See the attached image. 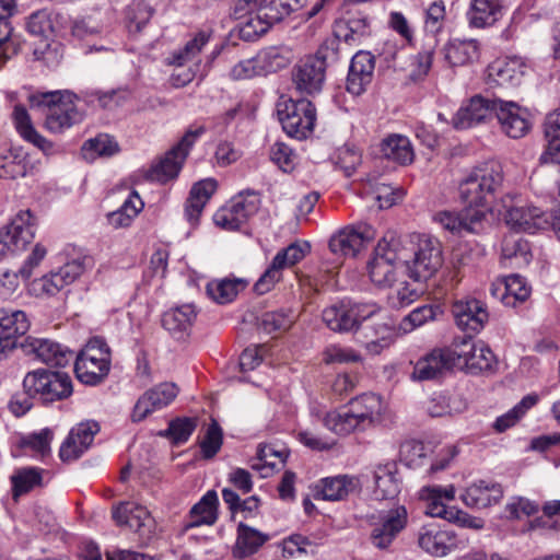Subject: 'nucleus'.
<instances>
[{
  "instance_id": "f257e3e1",
  "label": "nucleus",
  "mask_w": 560,
  "mask_h": 560,
  "mask_svg": "<svg viewBox=\"0 0 560 560\" xmlns=\"http://www.w3.org/2000/svg\"><path fill=\"white\" fill-rule=\"evenodd\" d=\"M400 264L406 267L409 278L417 282L431 279L443 266V250L440 241L427 234L399 236Z\"/></svg>"
},
{
  "instance_id": "f03ea898",
  "label": "nucleus",
  "mask_w": 560,
  "mask_h": 560,
  "mask_svg": "<svg viewBox=\"0 0 560 560\" xmlns=\"http://www.w3.org/2000/svg\"><path fill=\"white\" fill-rule=\"evenodd\" d=\"M387 406L381 396L368 393L350 400L347 409L330 411L324 418L327 429L347 435L357 429H366L384 420Z\"/></svg>"
},
{
  "instance_id": "7ed1b4c3",
  "label": "nucleus",
  "mask_w": 560,
  "mask_h": 560,
  "mask_svg": "<svg viewBox=\"0 0 560 560\" xmlns=\"http://www.w3.org/2000/svg\"><path fill=\"white\" fill-rule=\"evenodd\" d=\"M503 183V168L490 161L476 166L459 184V197L467 209L482 210L485 214L494 194Z\"/></svg>"
},
{
  "instance_id": "20e7f679",
  "label": "nucleus",
  "mask_w": 560,
  "mask_h": 560,
  "mask_svg": "<svg viewBox=\"0 0 560 560\" xmlns=\"http://www.w3.org/2000/svg\"><path fill=\"white\" fill-rule=\"evenodd\" d=\"M399 236L387 232L377 243L366 270L370 281L380 289H389L397 281L396 264L400 262Z\"/></svg>"
},
{
  "instance_id": "39448f33",
  "label": "nucleus",
  "mask_w": 560,
  "mask_h": 560,
  "mask_svg": "<svg viewBox=\"0 0 560 560\" xmlns=\"http://www.w3.org/2000/svg\"><path fill=\"white\" fill-rule=\"evenodd\" d=\"M110 370V349L103 338L89 340L78 354L74 371L79 381L86 385L101 383Z\"/></svg>"
},
{
  "instance_id": "423d86ee",
  "label": "nucleus",
  "mask_w": 560,
  "mask_h": 560,
  "mask_svg": "<svg viewBox=\"0 0 560 560\" xmlns=\"http://www.w3.org/2000/svg\"><path fill=\"white\" fill-rule=\"evenodd\" d=\"M23 387L30 396L44 402L66 399L72 394V382L67 373L45 369L28 372L24 376Z\"/></svg>"
},
{
  "instance_id": "0eeeda50",
  "label": "nucleus",
  "mask_w": 560,
  "mask_h": 560,
  "mask_svg": "<svg viewBox=\"0 0 560 560\" xmlns=\"http://www.w3.org/2000/svg\"><path fill=\"white\" fill-rule=\"evenodd\" d=\"M277 114L283 130L290 137L306 139L314 130L316 109L306 98L281 100L277 104Z\"/></svg>"
},
{
  "instance_id": "6e6552de",
  "label": "nucleus",
  "mask_w": 560,
  "mask_h": 560,
  "mask_svg": "<svg viewBox=\"0 0 560 560\" xmlns=\"http://www.w3.org/2000/svg\"><path fill=\"white\" fill-rule=\"evenodd\" d=\"M77 96L70 91H56L43 95L42 104L47 107L45 126L55 133L79 124L83 116L77 108Z\"/></svg>"
},
{
  "instance_id": "1a4fd4ad",
  "label": "nucleus",
  "mask_w": 560,
  "mask_h": 560,
  "mask_svg": "<svg viewBox=\"0 0 560 560\" xmlns=\"http://www.w3.org/2000/svg\"><path fill=\"white\" fill-rule=\"evenodd\" d=\"M451 347L455 366L471 373L489 371L495 362L492 351L483 342H476L470 337L455 340Z\"/></svg>"
},
{
  "instance_id": "9d476101",
  "label": "nucleus",
  "mask_w": 560,
  "mask_h": 560,
  "mask_svg": "<svg viewBox=\"0 0 560 560\" xmlns=\"http://www.w3.org/2000/svg\"><path fill=\"white\" fill-rule=\"evenodd\" d=\"M258 208L259 198L256 194H240L214 213L213 221L224 230L235 231L245 224Z\"/></svg>"
},
{
  "instance_id": "9b49d317",
  "label": "nucleus",
  "mask_w": 560,
  "mask_h": 560,
  "mask_svg": "<svg viewBox=\"0 0 560 560\" xmlns=\"http://www.w3.org/2000/svg\"><path fill=\"white\" fill-rule=\"evenodd\" d=\"M201 131H188L148 173L151 180L167 183L179 174V171Z\"/></svg>"
},
{
  "instance_id": "f8f14e48",
  "label": "nucleus",
  "mask_w": 560,
  "mask_h": 560,
  "mask_svg": "<svg viewBox=\"0 0 560 560\" xmlns=\"http://www.w3.org/2000/svg\"><path fill=\"white\" fill-rule=\"evenodd\" d=\"M84 271V265L79 259H73L57 271H51L28 284V291L36 298L55 296L62 289L74 282Z\"/></svg>"
},
{
  "instance_id": "ddd939ff",
  "label": "nucleus",
  "mask_w": 560,
  "mask_h": 560,
  "mask_svg": "<svg viewBox=\"0 0 560 560\" xmlns=\"http://www.w3.org/2000/svg\"><path fill=\"white\" fill-rule=\"evenodd\" d=\"M375 235V230L366 223L347 226L330 237L329 248L335 255L355 257Z\"/></svg>"
},
{
  "instance_id": "4468645a",
  "label": "nucleus",
  "mask_w": 560,
  "mask_h": 560,
  "mask_svg": "<svg viewBox=\"0 0 560 560\" xmlns=\"http://www.w3.org/2000/svg\"><path fill=\"white\" fill-rule=\"evenodd\" d=\"M325 58L308 56L300 60L292 70V80L302 93L314 94L322 90L325 81Z\"/></svg>"
},
{
  "instance_id": "2eb2a0df",
  "label": "nucleus",
  "mask_w": 560,
  "mask_h": 560,
  "mask_svg": "<svg viewBox=\"0 0 560 560\" xmlns=\"http://www.w3.org/2000/svg\"><path fill=\"white\" fill-rule=\"evenodd\" d=\"M408 513L404 505H398L380 515L371 532V542L378 549H387L397 535L406 527Z\"/></svg>"
},
{
  "instance_id": "dca6fc26",
  "label": "nucleus",
  "mask_w": 560,
  "mask_h": 560,
  "mask_svg": "<svg viewBox=\"0 0 560 560\" xmlns=\"http://www.w3.org/2000/svg\"><path fill=\"white\" fill-rule=\"evenodd\" d=\"M494 116L501 131L510 138L520 139L526 136L530 129L527 109L515 102L500 98L497 107H494Z\"/></svg>"
},
{
  "instance_id": "f3484780",
  "label": "nucleus",
  "mask_w": 560,
  "mask_h": 560,
  "mask_svg": "<svg viewBox=\"0 0 560 560\" xmlns=\"http://www.w3.org/2000/svg\"><path fill=\"white\" fill-rule=\"evenodd\" d=\"M30 322L23 311L0 310V360L16 347L18 339L26 334Z\"/></svg>"
},
{
  "instance_id": "a211bd4d",
  "label": "nucleus",
  "mask_w": 560,
  "mask_h": 560,
  "mask_svg": "<svg viewBox=\"0 0 560 560\" xmlns=\"http://www.w3.org/2000/svg\"><path fill=\"white\" fill-rule=\"evenodd\" d=\"M178 388L174 383H161L144 392L137 400L131 419L142 421L149 415L168 406L177 396Z\"/></svg>"
},
{
  "instance_id": "6ab92c4d",
  "label": "nucleus",
  "mask_w": 560,
  "mask_h": 560,
  "mask_svg": "<svg viewBox=\"0 0 560 560\" xmlns=\"http://www.w3.org/2000/svg\"><path fill=\"white\" fill-rule=\"evenodd\" d=\"M452 313L457 326L467 332H479L489 320L485 303L474 298L456 301Z\"/></svg>"
},
{
  "instance_id": "aec40b11",
  "label": "nucleus",
  "mask_w": 560,
  "mask_h": 560,
  "mask_svg": "<svg viewBox=\"0 0 560 560\" xmlns=\"http://www.w3.org/2000/svg\"><path fill=\"white\" fill-rule=\"evenodd\" d=\"M418 545L431 556L445 557L457 547V537L453 530L427 524L419 529Z\"/></svg>"
},
{
  "instance_id": "412c9836",
  "label": "nucleus",
  "mask_w": 560,
  "mask_h": 560,
  "mask_svg": "<svg viewBox=\"0 0 560 560\" xmlns=\"http://www.w3.org/2000/svg\"><path fill=\"white\" fill-rule=\"evenodd\" d=\"M22 347L25 353L33 354L43 363L52 366H66L73 358L67 347L51 339L28 337Z\"/></svg>"
},
{
  "instance_id": "4be33fe9",
  "label": "nucleus",
  "mask_w": 560,
  "mask_h": 560,
  "mask_svg": "<svg viewBox=\"0 0 560 560\" xmlns=\"http://www.w3.org/2000/svg\"><path fill=\"white\" fill-rule=\"evenodd\" d=\"M525 68L524 61L518 57L494 60L487 68V84L490 88L515 86L521 83Z\"/></svg>"
},
{
  "instance_id": "5701e85b",
  "label": "nucleus",
  "mask_w": 560,
  "mask_h": 560,
  "mask_svg": "<svg viewBox=\"0 0 560 560\" xmlns=\"http://www.w3.org/2000/svg\"><path fill=\"white\" fill-rule=\"evenodd\" d=\"M500 98H486L476 95L470 98L467 105L460 107L456 113L453 124L457 129H467L480 122L487 121L494 115V107Z\"/></svg>"
},
{
  "instance_id": "b1692460",
  "label": "nucleus",
  "mask_w": 560,
  "mask_h": 560,
  "mask_svg": "<svg viewBox=\"0 0 560 560\" xmlns=\"http://www.w3.org/2000/svg\"><path fill=\"white\" fill-rule=\"evenodd\" d=\"M420 499L425 503L424 513L431 517H440L448 521L452 517L454 506H447L446 502L455 499L456 489L453 485L427 486L420 490Z\"/></svg>"
},
{
  "instance_id": "393cba45",
  "label": "nucleus",
  "mask_w": 560,
  "mask_h": 560,
  "mask_svg": "<svg viewBox=\"0 0 560 560\" xmlns=\"http://www.w3.org/2000/svg\"><path fill=\"white\" fill-rule=\"evenodd\" d=\"M375 68L374 56L369 51H359L352 59L347 77V90L353 95L362 94L372 82Z\"/></svg>"
},
{
  "instance_id": "a878e982",
  "label": "nucleus",
  "mask_w": 560,
  "mask_h": 560,
  "mask_svg": "<svg viewBox=\"0 0 560 560\" xmlns=\"http://www.w3.org/2000/svg\"><path fill=\"white\" fill-rule=\"evenodd\" d=\"M455 368L452 347L435 349L415 364L411 377L417 381L433 380L444 370Z\"/></svg>"
},
{
  "instance_id": "bb28decb",
  "label": "nucleus",
  "mask_w": 560,
  "mask_h": 560,
  "mask_svg": "<svg viewBox=\"0 0 560 560\" xmlns=\"http://www.w3.org/2000/svg\"><path fill=\"white\" fill-rule=\"evenodd\" d=\"M36 219L30 210L20 211L5 228L2 235L19 252L26 248L33 241L36 231Z\"/></svg>"
},
{
  "instance_id": "cd10ccee",
  "label": "nucleus",
  "mask_w": 560,
  "mask_h": 560,
  "mask_svg": "<svg viewBox=\"0 0 560 560\" xmlns=\"http://www.w3.org/2000/svg\"><path fill=\"white\" fill-rule=\"evenodd\" d=\"M435 221L439 222L445 230L452 233H476L481 228L485 220V211L465 209L460 213L442 211L435 214Z\"/></svg>"
},
{
  "instance_id": "c85d7f7f",
  "label": "nucleus",
  "mask_w": 560,
  "mask_h": 560,
  "mask_svg": "<svg viewBox=\"0 0 560 560\" xmlns=\"http://www.w3.org/2000/svg\"><path fill=\"white\" fill-rule=\"evenodd\" d=\"M359 489V479L353 476L339 475L320 479L314 486L315 499L339 501Z\"/></svg>"
},
{
  "instance_id": "c756f323",
  "label": "nucleus",
  "mask_w": 560,
  "mask_h": 560,
  "mask_svg": "<svg viewBox=\"0 0 560 560\" xmlns=\"http://www.w3.org/2000/svg\"><path fill=\"white\" fill-rule=\"evenodd\" d=\"M503 498L499 483L479 480L466 488L460 495L463 503L470 509H486L497 504Z\"/></svg>"
},
{
  "instance_id": "7c9ffc66",
  "label": "nucleus",
  "mask_w": 560,
  "mask_h": 560,
  "mask_svg": "<svg viewBox=\"0 0 560 560\" xmlns=\"http://www.w3.org/2000/svg\"><path fill=\"white\" fill-rule=\"evenodd\" d=\"M113 518L118 526H128L129 528L145 534L150 532L153 520L150 512L141 505L132 502H122L113 509Z\"/></svg>"
},
{
  "instance_id": "2f4dec72",
  "label": "nucleus",
  "mask_w": 560,
  "mask_h": 560,
  "mask_svg": "<svg viewBox=\"0 0 560 560\" xmlns=\"http://www.w3.org/2000/svg\"><path fill=\"white\" fill-rule=\"evenodd\" d=\"M196 317V307L192 304H183L172 307L163 314L162 326L174 338L183 339L189 334Z\"/></svg>"
},
{
  "instance_id": "473e14b6",
  "label": "nucleus",
  "mask_w": 560,
  "mask_h": 560,
  "mask_svg": "<svg viewBox=\"0 0 560 560\" xmlns=\"http://www.w3.org/2000/svg\"><path fill=\"white\" fill-rule=\"evenodd\" d=\"M502 0H470L466 13L469 26L486 28L494 25L502 16Z\"/></svg>"
},
{
  "instance_id": "72a5a7b5",
  "label": "nucleus",
  "mask_w": 560,
  "mask_h": 560,
  "mask_svg": "<svg viewBox=\"0 0 560 560\" xmlns=\"http://www.w3.org/2000/svg\"><path fill=\"white\" fill-rule=\"evenodd\" d=\"M374 495L378 500L394 499L400 491L398 467L395 462L380 464L374 469Z\"/></svg>"
},
{
  "instance_id": "f704fd0d",
  "label": "nucleus",
  "mask_w": 560,
  "mask_h": 560,
  "mask_svg": "<svg viewBox=\"0 0 560 560\" xmlns=\"http://www.w3.org/2000/svg\"><path fill=\"white\" fill-rule=\"evenodd\" d=\"M532 259L530 248L523 237L509 234L503 238L501 262L505 267L521 268L527 266Z\"/></svg>"
},
{
  "instance_id": "c9c22d12",
  "label": "nucleus",
  "mask_w": 560,
  "mask_h": 560,
  "mask_svg": "<svg viewBox=\"0 0 560 560\" xmlns=\"http://www.w3.org/2000/svg\"><path fill=\"white\" fill-rule=\"evenodd\" d=\"M235 13L240 16L247 15L246 20L241 23L238 34L240 37L246 42H253L266 34L268 30L275 24L269 19L264 16V12L260 9L246 8L237 10L235 5Z\"/></svg>"
},
{
  "instance_id": "e433bc0d",
  "label": "nucleus",
  "mask_w": 560,
  "mask_h": 560,
  "mask_svg": "<svg viewBox=\"0 0 560 560\" xmlns=\"http://www.w3.org/2000/svg\"><path fill=\"white\" fill-rule=\"evenodd\" d=\"M322 318L325 325L334 331L345 332L354 329V317L349 300L327 306L322 313Z\"/></svg>"
},
{
  "instance_id": "4c0bfd02",
  "label": "nucleus",
  "mask_w": 560,
  "mask_h": 560,
  "mask_svg": "<svg viewBox=\"0 0 560 560\" xmlns=\"http://www.w3.org/2000/svg\"><path fill=\"white\" fill-rule=\"evenodd\" d=\"M269 540V536L244 523L237 526L236 544L233 549L235 558L243 559L256 553Z\"/></svg>"
},
{
  "instance_id": "58836bf2",
  "label": "nucleus",
  "mask_w": 560,
  "mask_h": 560,
  "mask_svg": "<svg viewBox=\"0 0 560 560\" xmlns=\"http://www.w3.org/2000/svg\"><path fill=\"white\" fill-rule=\"evenodd\" d=\"M444 60L450 67H462L474 62L479 57L476 40H451L443 47Z\"/></svg>"
},
{
  "instance_id": "ea45409f",
  "label": "nucleus",
  "mask_w": 560,
  "mask_h": 560,
  "mask_svg": "<svg viewBox=\"0 0 560 560\" xmlns=\"http://www.w3.org/2000/svg\"><path fill=\"white\" fill-rule=\"evenodd\" d=\"M12 116L15 128L24 140L31 142L43 152H49L52 149L51 142L36 131L24 106L15 105Z\"/></svg>"
},
{
  "instance_id": "a19ab883",
  "label": "nucleus",
  "mask_w": 560,
  "mask_h": 560,
  "mask_svg": "<svg viewBox=\"0 0 560 560\" xmlns=\"http://www.w3.org/2000/svg\"><path fill=\"white\" fill-rule=\"evenodd\" d=\"M217 189V182L213 178H206L196 183L186 205V215L190 222L198 220L203 207Z\"/></svg>"
},
{
  "instance_id": "79ce46f5",
  "label": "nucleus",
  "mask_w": 560,
  "mask_h": 560,
  "mask_svg": "<svg viewBox=\"0 0 560 560\" xmlns=\"http://www.w3.org/2000/svg\"><path fill=\"white\" fill-rule=\"evenodd\" d=\"M218 495L213 490L208 491L190 510V521L186 528L201 525H213L218 518Z\"/></svg>"
},
{
  "instance_id": "37998d69",
  "label": "nucleus",
  "mask_w": 560,
  "mask_h": 560,
  "mask_svg": "<svg viewBox=\"0 0 560 560\" xmlns=\"http://www.w3.org/2000/svg\"><path fill=\"white\" fill-rule=\"evenodd\" d=\"M381 151L387 160L406 165L413 160L410 140L402 135L392 133L383 139Z\"/></svg>"
},
{
  "instance_id": "c03bdc74",
  "label": "nucleus",
  "mask_w": 560,
  "mask_h": 560,
  "mask_svg": "<svg viewBox=\"0 0 560 560\" xmlns=\"http://www.w3.org/2000/svg\"><path fill=\"white\" fill-rule=\"evenodd\" d=\"M257 57L262 74L282 70L294 59L292 49L287 46L267 47L258 52Z\"/></svg>"
},
{
  "instance_id": "a18cd8bd",
  "label": "nucleus",
  "mask_w": 560,
  "mask_h": 560,
  "mask_svg": "<svg viewBox=\"0 0 560 560\" xmlns=\"http://www.w3.org/2000/svg\"><path fill=\"white\" fill-rule=\"evenodd\" d=\"M246 282L238 278H223L210 281L206 287L208 296L218 304L232 302L244 290Z\"/></svg>"
},
{
  "instance_id": "49530a36",
  "label": "nucleus",
  "mask_w": 560,
  "mask_h": 560,
  "mask_svg": "<svg viewBox=\"0 0 560 560\" xmlns=\"http://www.w3.org/2000/svg\"><path fill=\"white\" fill-rule=\"evenodd\" d=\"M209 38L210 35L205 31L198 32L184 47L174 50L167 57V63L182 68L189 62H196L202 48L208 44Z\"/></svg>"
},
{
  "instance_id": "de8ad7c7",
  "label": "nucleus",
  "mask_w": 560,
  "mask_h": 560,
  "mask_svg": "<svg viewBox=\"0 0 560 560\" xmlns=\"http://www.w3.org/2000/svg\"><path fill=\"white\" fill-rule=\"evenodd\" d=\"M443 312L439 305L425 304L416 307L406 315L398 325V330L402 334H409L428 323L434 322Z\"/></svg>"
},
{
  "instance_id": "09e8293b",
  "label": "nucleus",
  "mask_w": 560,
  "mask_h": 560,
  "mask_svg": "<svg viewBox=\"0 0 560 560\" xmlns=\"http://www.w3.org/2000/svg\"><path fill=\"white\" fill-rule=\"evenodd\" d=\"M143 206L138 192L132 191L116 211L108 213L107 221L114 229L127 228L143 209Z\"/></svg>"
},
{
  "instance_id": "8fccbe9b",
  "label": "nucleus",
  "mask_w": 560,
  "mask_h": 560,
  "mask_svg": "<svg viewBox=\"0 0 560 560\" xmlns=\"http://www.w3.org/2000/svg\"><path fill=\"white\" fill-rule=\"evenodd\" d=\"M43 469L37 467L19 468L11 476L12 493L16 500L19 497L32 491L34 488L42 486Z\"/></svg>"
},
{
  "instance_id": "3c124183",
  "label": "nucleus",
  "mask_w": 560,
  "mask_h": 560,
  "mask_svg": "<svg viewBox=\"0 0 560 560\" xmlns=\"http://www.w3.org/2000/svg\"><path fill=\"white\" fill-rule=\"evenodd\" d=\"M499 285L503 289L501 300L509 306H514L515 302H524L530 294V288L518 275L506 277Z\"/></svg>"
},
{
  "instance_id": "603ef678",
  "label": "nucleus",
  "mask_w": 560,
  "mask_h": 560,
  "mask_svg": "<svg viewBox=\"0 0 560 560\" xmlns=\"http://www.w3.org/2000/svg\"><path fill=\"white\" fill-rule=\"evenodd\" d=\"M296 316L292 310H279L264 313L259 327L267 334L287 331L294 324Z\"/></svg>"
},
{
  "instance_id": "864d4df0",
  "label": "nucleus",
  "mask_w": 560,
  "mask_h": 560,
  "mask_svg": "<svg viewBox=\"0 0 560 560\" xmlns=\"http://www.w3.org/2000/svg\"><path fill=\"white\" fill-rule=\"evenodd\" d=\"M538 402V395L529 394L522 398V400L515 405L506 413L497 418L493 423V428L497 432H504L509 428L513 427L530 408Z\"/></svg>"
},
{
  "instance_id": "5fc2aeb1",
  "label": "nucleus",
  "mask_w": 560,
  "mask_h": 560,
  "mask_svg": "<svg viewBox=\"0 0 560 560\" xmlns=\"http://www.w3.org/2000/svg\"><path fill=\"white\" fill-rule=\"evenodd\" d=\"M57 19L58 14L47 9L38 10L27 18L26 28L32 35L48 38L56 31Z\"/></svg>"
},
{
  "instance_id": "6e6d98bb",
  "label": "nucleus",
  "mask_w": 560,
  "mask_h": 560,
  "mask_svg": "<svg viewBox=\"0 0 560 560\" xmlns=\"http://www.w3.org/2000/svg\"><path fill=\"white\" fill-rule=\"evenodd\" d=\"M118 151V143L108 135H100L89 139L82 147L83 156L91 161L96 156H113Z\"/></svg>"
},
{
  "instance_id": "4d7b16f0",
  "label": "nucleus",
  "mask_w": 560,
  "mask_h": 560,
  "mask_svg": "<svg viewBox=\"0 0 560 560\" xmlns=\"http://www.w3.org/2000/svg\"><path fill=\"white\" fill-rule=\"evenodd\" d=\"M153 15V8L145 0H133L127 8L126 19L130 33H139Z\"/></svg>"
},
{
  "instance_id": "13d9d810",
  "label": "nucleus",
  "mask_w": 560,
  "mask_h": 560,
  "mask_svg": "<svg viewBox=\"0 0 560 560\" xmlns=\"http://www.w3.org/2000/svg\"><path fill=\"white\" fill-rule=\"evenodd\" d=\"M54 431L44 428L38 432L30 433L22 438L21 446L31 450L35 455L45 457L50 454V443L54 439Z\"/></svg>"
},
{
  "instance_id": "bf43d9fd",
  "label": "nucleus",
  "mask_w": 560,
  "mask_h": 560,
  "mask_svg": "<svg viewBox=\"0 0 560 560\" xmlns=\"http://www.w3.org/2000/svg\"><path fill=\"white\" fill-rule=\"evenodd\" d=\"M33 54L36 60L44 62L49 68H55L63 58V46L59 42H49L46 38L34 48Z\"/></svg>"
},
{
  "instance_id": "052dcab7",
  "label": "nucleus",
  "mask_w": 560,
  "mask_h": 560,
  "mask_svg": "<svg viewBox=\"0 0 560 560\" xmlns=\"http://www.w3.org/2000/svg\"><path fill=\"white\" fill-rule=\"evenodd\" d=\"M310 249L311 246L307 242L292 243L287 248L278 252L272 260L283 270L301 261Z\"/></svg>"
},
{
  "instance_id": "680f3d73",
  "label": "nucleus",
  "mask_w": 560,
  "mask_h": 560,
  "mask_svg": "<svg viewBox=\"0 0 560 560\" xmlns=\"http://www.w3.org/2000/svg\"><path fill=\"white\" fill-rule=\"evenodd\" d=\"M460 401L451 400L443 395L431 397L424 405V409L431 417H444L458 413L464 410Z\"/></svg>"
},
{
  "instance_id": "e2e57ef3",
  "label": "nucleus",
  "mask_w": 560,
  "mask_h": 560,
  "mask_svg": "<svg viewBox=\"0 0 560 560\" xmlns=\"http://www.w3.org/2000/svg\"><path fill=\"white\" fill-rule=\"evenodd\" d=\"M279 0H255L253 2H243L237 0V10L246 8L260 9L264 12V16L275 24L283 20L287 15L284 8L280 7Z\"/></svg>"
},
{
  "instance_id": "0e129e2a",
  "label": "nucleus",
  "mask_w": 560,
  "mask_h": 560,
  "mask_svg": "<svg viewBox=\"0 0 560 560\" xmlns=\"http://www.w3.org/2000/svg\"><path fill=\"white\" fill-rule=\"evenodd\" d=\"M420 294L421 292L417 288L412 287L407 281H401L398 287L388 294L387 303L393 308H402L417 301Z\"/></svg>"
},
{
  "instance_id": "69168bd1",
  "label": "nucleus",
  "mask_w": 560,
  "mask_h": 560,
  "mask_svg": "<svg viewBox=\"0 0 560 560\" xmlns=\"http://www.w3.org/2000/svg\"><path fill=\"white\" fill-rule=\"evenodd\" d=\"M270 159L285 173L292 172L299 161L298 154L283 142H276L270 148Z\"/></svg>"
},
{
  "instance_id": "338daca9",
  "label": "nucleus",
  "mask_w": 560,
  "mask_h": 560,
  "mask_svg": "<svg viewBox=\"0 0 560 560\" xmlns=\"http://www.w3.org/2000/svg\"><path fill=\"white\" fill-rule=\"evenodd\" d=\"M197 427L194 418H178L170 422L168 429L163 433L170 436L174 443L180 444L186 442Z\"/></svg>"
},
{
  "instance_id": "774afa93",
  "label": "nucleus",
  "mask_w": 560,
  "mask_h": 560,
  "mask_svg": "<svg viewBox=\"0 0 560 560\" xmlns=\"http://www.w3.org/2000/svg\"><path fill=\"white\" fill-rule=\"evenodd\" d=\"M445 4L442 0L432 2L425 10L424 30L427 33L435 35L443 27L445 20Z\"/></svg>"
}]
</instances>
